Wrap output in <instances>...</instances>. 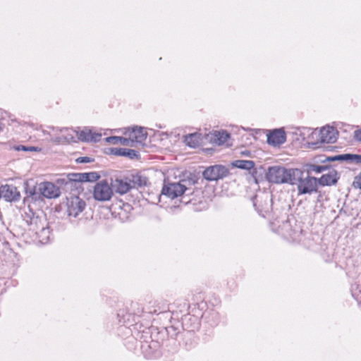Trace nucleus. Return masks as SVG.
Returning <instances> with one entry per match:
<instances>
[{
    "label": "nucleus",
    "mask_w": 361,
    "mask_h": 361,
    "mask_svg": "<svg viewBox=\"0 0 361 361\" xmlns=\"http://www.w3.org/2000/svg\"><path fill=\"white\" fill-rule=\"evenodd\" d=\"M300 175V169H286L283 166H274L269 168L266 177L270 183L291 185L292 182L297 180Z\"/></svg>",
    "instance_id": "nucleus-1"
},
{
    "label": "nucleus",
    "mask_w": 361,
    "mask_h": 361,
    "mask_svg": "<svg viewBox=\"0 0 361 361\" xmlns=\"http://www.w3.org/2000/svg\"><path fill=\"white\" fill-rule=\"evenodd\" d=\"M25 192L27 197L33 200H40L42 196L51 199L59 197L61 190L59 188L51 182H43L33 188H25Z\"/></svg>",
    "instance_id": "nucleus-2"
},
{
    "label": "nucleus",
    "mask_w": 361,
    "mask_h": 361,
    "mask_svg": "<svg viewBox=\"0 0 361 361\" xmlns=\"http://www.w3.org/2000/svg\"><path fill=\"white\" fill-rule=\"evenodd\" d=\"M85 207L86 202L80 197L71 195L67 197L66 212L69 220L72 223H78L81 219Z\"/></svg>",
    "instance_id": "nucleus-3"
},
{
    "label": "nucleus",
    "mask_w": 361,
    "mask_h": 361,
    "mask_svg": "<svg viewBox=\"0 0 361 361\" xmlns=\"http://www.w3.org/2000/svg\"><path fill=\"white\" fill-rule=\"evenodd\" d=\"M297 184L298 195H311L317 192V178L307 175L304 177V172L300 170V175L297 180H293L291 185Z\"/></svg>",
    "instance_id": "nucleus-4"
},
{
    "label": "nucleus",
    "mask_w": 361,
    "mask_h": 361,
    "mask_svg": "<svg viewBox=\"0 0 361 361\" xmlns=\"http://www.w3.org/2000/svg\"><path fill=\"white\" fill-rule=\"evenodd\" d=\"M187 183H188V181L186 180H182L175 183H167L165 180L161 190V194L172 200L175 199L183 195L187 191L190 190V189L187 187Z\"/></svg>",
    "instance_id": "nucleus-5"
},
{
    "label": "nucleus",
    "mask_w": 361,
    "mask_h": 361,
    "mask_svg": "<svg viewBox=\"0 0 361 361\" xmlns=\"http://www.w3.org/2000/svg\"><path fill=\"white\" fill-rule=\"evenodd\" d=\"M113 195L111 186L105 180L97 182L94 186L93 197L95 200L105 202L109 200Z\"/></svg>",
    "instance_id": "nucleus-6"
},
{
    "label": "nucleus",
    "mask_w": 361,
    "mask_h": 361,
    "mask_svg": "<svg viewBox=\"0 0 361 361\" xmlns=\"http://www.w3.org/2000/svg\"><path fill=\"white\" fill-rule=\"evenodd\" d=\"M228 169L222 165H214L207 167L202 173L203 177L209 181L217 180L226 177Z\"/></svg>",
    "instance_id": "nucleus-7"
},
{
    "label": "nucleus",
    "mask_w": 361,
    "mask_h": 361,
    "mask_svg": "<svg viewBox=\"0 0 361 361\" xmlns=\"http://www.w3.org/2000/svg\"><path fill=\"white\" fill-rule=\"evenodd\" d=\"M100 178V175L95 171L88 172V173H68L67 175L66 183L69 182L70 183H75L76 186L77 183H84V182H94L99 180Z\"/></svg>",
    "instance_id": "nucleus-8"
},
{
    "label": "nucleus",
    "mask_w": 361,
    "mask_h": 361,
    "mask_svg": "<svg viewBox=\"0 0 361 361\" xmlns=\"http://www.w3.org/2000/svg\"><path fill=\"white\" fill-rule=\"evenodd\" d=\"M286 140L285 131L281 129H274L267 134V142L272 146H279Z\"/></svg>",
    "instance_id": "nucleus-9"
},
{
    "label": "nucleus",
    "mask_w": 361,
    "mask_h": 361,
    "mask_svg": "<svg viewBox=\"0 0 361 361\" xmlns=\"http://www.w3.org/2000/svg\"><path fill=\"white\" fill-rule=\"evenodd\" d=\"M8 202H16L20 200V194L17 188L13 185H5L1 187V197Z\"/></svg>",
    "instance_id": "nucleus-10"
},
{
    "label": "nucleus",
    "mask_w": 361,
    "mask_h": 361,
    "mask_svg": "<svg viewBox=\"0 0 361 361\" xmlns=\"http://www.w3.org/2000/svg\"><path fill=\"white\" fill-rule=\"evenodd\" d=\"M338 130L332 126H326L323 127L319 133V137L322 143H334L337 140Z\"/></svg>",
    "instance_id": "nucleus-11"
},
{
    "label": "nucleus",
    "mask_w": 361,
    "mask_h": 361,
    "mask_svg": "<svg viewBox=\"0 0 361 361\" xmlns=\"http://www.w3.org/2000/svg\"><path fill=\"white\" fill-rule=\"evenodd\" d=\"M101 138V133L92 132V130L88 128L78 130V139L82 142H97L100 141Z\"/></svg>",
    "instance_id": "nucleus-12"
},
{
    "label": "nucleus",
    "mask_w": 361,
    "mask_h": 361,
    "mask_svg": "<svg viewBox=\"0 0 361 361\" xmlns=\"http://www.w3.org/2000/svg\"><path fill=\"white\" fill-rule=\"evenodd\" d=\"M339 178L338 172L331 169L327 173L322 175L321 178H317L318 185L322 186L333 185L337 183Z\"/></svg>",
    "instance_id": "nucleus-13"
},
{
    "label": "nucleus",
    "mask_w": 361,
    "mask_h": 361,
    "mask_svg": "<svg viewBox=\"0 0 361 361\" xmlns=\"http://www.w3.org/2000/svg\"><path fill=\"white\" fill-rule=\"evenodd\" d=\"M111 188L116 192L123 195L131 189V184L127 180L116 179L112 182Z\"/></svg>",
    "instance_id": "nucleus-14"
},
{
    "label": "nucleus",
    "mask_w": 361,
    "mask_h": 361,
    "mask_svg": "<svg viewBox=\"0 0 361 361\" xmlns=\"http://www.w3.org/2000/svg\"><path fill=\"white\" fill-rule=\"evenodd\" d=\"M258 199H259L258 196H255L252 199L253 206L255 207V209L257 211V212L259 213V215L264 216L265 214H267L270 209L271 200L269 199L268 195H266L264 199V203L258 205L257 204V203L259 202Z\"/></svg>",
    "instance_id": "nucleus-15"
},
{
    "label": "nucleus",
    "mask_w": 361,
    "mask_h": 361,
    "mask_svg": "<svg viewBox=\"0 0 361 361\" xmlns=\"http://www.w3.org/2000/svg\"><path fill=\"white\" fill-rule=\"evenodd\" d=\"M147 133L142 127L135 126L129 133V137L133 139V143L135 142H142L147 139Z\"/></svg>",
    "instance_id": "nucleus-16"
},
{
    "label": "nucleus",
    "mask_w": 361,
    "mask_h": 361,
    "mask_svg": "<svg viewBox=\"0 0 361 361\" xmlns=\"http://www.w3.org/2000/svg\"><path fill=\"white\" fill-rule=\"evenodd\" d=\"M26 221L30 226L29 230L34 232L35 235L41 230V226H46L48 224L45 219L35 216L30 218V221L27 220Z\"/></svg>",
    "instance_id": "nucleus-17"
},
{
    "label": "nucleus",
    "mask_w": 361,
    "mask_h": 361,
    "mask_svg": "<svg viewBox=\"0 0 361 361\" xmlns=\"http://www.w3.org/2000/svg\"><path fill=\"white\" fill-rule=\"evenodd\" d=\"M111 152L114 155L126 157L131 159L137 158L139 157L138 152L131 149L111 148Z\"/></svg>",
    "instance_id": "nucleus-18"
},
{
    "label": "nucleus",
    "mask_w": 361,
    "mask_h": 361,
    "mask_svg": "<svg viewBox=\"0 0 361 361\" xmlns=\"http://www.w3.org/2000/svg\"><path fill=\"white\" fill-rule=\"evenodd\" d=\"M106 142L112 145L121 144L124 146H133V139L120 136H110L105 138Z\"/></svg>",
    "instance_id": "nucleus-19"
},
{
    "label": "nucleus",
    "mask_w": 361,
    "mask_h": 361,
    "mask_svg": "<svg viewBox=\"0 0 361 361\" xmlns=\"http://www.w3.org/2000/svg\"><path fill=\"white\" fill-rule=\"evenodd\" d=\"M128 180L131 184L132 188L146 185L148 180L147 177L142 176L140 173H136L135 174H132Z\"/></svg>",
    "instance_id": "nucleus-20"
},
{
    "label": "nucleus",
    "mask_w": 361,
    "mask_h": 361,
    "mask_svg": "<svg viewBox=\"0 0 361 361\" xmlns=\"http://www.w3.org/2000/svg\"><path fill=\"white\" fill-rule=\"evenodd\" d=\"M230 137V135L224 130L214 131L212 135L211 141L218 145L224 144Z\"/></svg>",
    "instance_id": "nucleus-21"
},
{
    "label": "nucleus",
    "mask_w": 361,
    "mask_h": 361,
    "mask_svg": "<svg viewBox=\"0 0 361 361\" xmlns=\"http://www.w3.org/2000/svg\"><path fill=\"white\" fill-rule=\"evenodd\" d=\"M50 234L51 232L48 224L46 226H41V230L36 234V238L42 244H46L49 241Z\"/></svg>",
    "instance_id": "nucleus-22"
},
{
    "label": "nucleus",
    "mask_w": 361,
    "mask_h": 361,
    "mask_svg": "<svg viewBox=\"0 0 361 361\" xmlns=\"http://www.w3.org/2000/svg\"><path fill=\"white\" fill-rule=\"evenodd\" d=\"M60 131L67 141L75 142V137L78 138V130L66 128L61 129Z\"/></svg>",
    "instance_id": "nucleus-23"
},
{
    "label": "nucleus",
    "mask_w": 361,
    "mask_h": 361,
    "mask_svg": "<svg viewBox=\"0 0 361 361\" xmlns=\"http://www.w3.org/2000/svg\"><path fill=\"white\" fill-rule=\"evenodd\" d=\"M233 165L241 169H252L255 166V163L250 160H235Z\"/></svg>",
    "instance_id": "nucleus-24"
},
{
    "label": "nucleus",
    "mask_w": 361,
    "mask_h": 361,
    "mask_svg": "<svg viewBox=\"0 0 361 361\" xmlns=\"http://www.w3.org/2000/svg\"><path fill=\"white\" fill-rule=\"evenodd\" d=\"M328 169L326 166L316 165L313 164L306 165V171L307 174L312 173H321Z\"/></svg>",
    "instance_id": "nucleus-25"
},
{
    "label": "nucleus",
    "mask_w": 361,
    "mask_h": 361,
    "mask_svg": "<svg viewBox=\"0 0 361 361\" xmlns=\"http://www.w3.org/2000/svg\"><path fill=\"white\" fill-rule=\"evenodd\" d=\"M185 142L190 147H195L199 144L197 135L194 134H189L185 137Z\"/></svg>",
    "instance_id": "nucleus-26"
},
{
    "label": "nucleus",
    "mask_w": 361,
    "mask_h": 361,
    "mask_svg": "<svg viewBox=\"0 0 361 361\" xmlns=\"http://www.w3.org/2000/svg\"><path fill=\"white\" fill-rule=\"evenodd\" d=\"M354 154H339L336 156V161H350L353 162L354 159Z\"/></svg>",
    "instance_id": "nucleus-27"
},
{
    "label": "nucleus",
    "mask_w": 361,
    "mask_h": 361,
    "mask_svg": "<svg viewBox=\"0 0 361 361\" xmlns=\"http://www.w3.org/2000/svg\"><path fill=\"white\" fill-rule=\"evenodd\" d=\"M92 161L93 160L90 157H80L76 159V161L78 163H81V164L90 163V162H92Z\"/></svg>",
    "instance_id": "nucleus-28"
},
{
    "label": "nucleus",
    "mask_w": 361,
    "mask_h": 361,
    "mask_svg": "<svg viewBox=\"0 0 361 361\" xmlns=\"http://www.w3.org/2000/svg\"><path fill=\"white\" fill-rule=\"evenodd\" d=\"M16 149H17V150L22 149L23 151H36V149H37V148H35L34 147H27L24 145H20Z\"/></svg>",
    "instance_id": "nucleus-29"
},
{
    "label": "nucleus",
    "mask_w": 361,
    "mask_h": 361,
    "mask_svg": "<svg viewBox=\"0 0 361 361\" xmlns=\"http://www.w3.org/2000/svg\"><path fill=\"white\" fill-rule=\"evenodd\" d=\"M353 162L356 164H361V154H354Z\"/></svg>",
    "instance_id": "nucleus-30"
},
{
    "label": "nucleus",
    "mask_w": 361,
    "mask_h": 361,
    "mask_svg": "<svg viewBox=\"0 0 361 361\" xmlns=\"http://www.w3.org/2000/svg\"><path fill=\"white\" fill-rule=\"evenodd\" d=\"M355 137L359 141H361V129L355 132Z\"/></svg>",
    "instance_id": "nucleus-31"
},
{
    "label": "nucleus",
    "mask_w": 361,
    "mask_h": 361,
    "mask_svg": "<svg viewBox=\"0 0 361 361\" xmlns=\"http://www.w3.org/2000/svg\"><path fill=\"white\" fill-rule=\"evenodd\" d=\"M355 183H356L357 186L361 189V173L359 174L357 180Z\"/></svg>",
    "instance_id": "nucleus-32"
},
{
    "label": "nucleus",
    "mask_w": 361,
    "mask_h": 361,
    "mask_svg": "<svg viewBox=\"0 0 361 361\" xmlns=\"http://www.w3.org/2000/svg\"><path fill=\"white\" fill-rule=\"evenodd\" d=\"M325 161H336V156L327 157H326Z\"/></svg>",
    "instance_id": "nucleus-33"
}]
</instances>
